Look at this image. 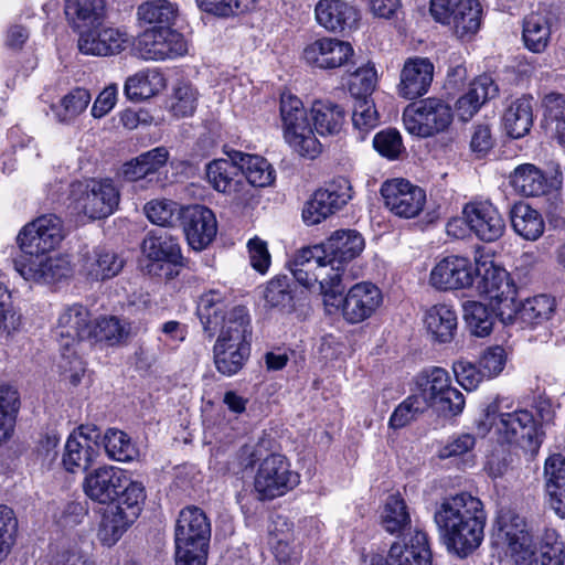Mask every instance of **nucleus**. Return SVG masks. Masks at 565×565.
Returning <instances> with one entry per match:
<instances>
[{
  "label": "nucleus",
  "mask_w": 565,
  "mask_h": 565,
  "mask_svg": "<svg viewBox=\"0 0 565 565\" xmlns=\"http://www.w3.org/2000/svg\"><path fill=\"white\" fill-rule=\"evenodd\" d=\"M203 335L213 340V362L225 376L237 374L250 356L253 340L252 318L246 307L227 309L226 298L217 290L200 297L198 303Z\"/></svg>",
  "instance_id": "f257e3e1"
},
{
  "label": "nucleus",
  "mask_w": 565,
  "mask_h": 565,
  "mask_svg": "<svg viewBox=\"0 0 565 565\" xmlns=\"http://www.w3.org/2000/svg\"><path fill=\"white\" fill-rule=\"evenodd\" d=\"M363 237L354 230L335 231L326 242L301 248L291 263L294 278L308 289L318 288L334 305L349 280L347 266L360 255Z\"/></svg>",
  "instance_id": "f03ea898"
},
{
  "label": "nucleus",
  "mask_w": 565,
  "mask_h": 565,
  "mask_svg": "<svg viewBox=\"0 0 565 565\" xmlns=\"http://www.w3.org/2000/svg\"><path fill=\"white\" fill-rule=\"evenodd\" d=\"M486 520L482 502L466 492L445 498L434 513L441 541L448 551L461 557L480 546Z\"/></svg>",
  "instance_id": "7ed1b4c3"
},
{
  "label": "nucleus",
  "mask_w": 565,
  "mask_h": 565,
  "mask_svg": "<svg viewBox=\"0 0 565 565\" xmlns=\"http://www.w3.org/2000/svg\"><path fill=\"white\" fill-rule=\"evenodd\" d=\"M497 524L518 565H564L565 546L556 531L545 530L535 543L525 519L513 510H502Z\"/></svg>",
  "instance_id": "20e7f679"
},
{
  "label": "nucleus",
  "mask_w": 565,
  "mask_h": 565,
  "mask_svg": "<svg viewBox=\"0 0 565 565\" xmlns=\"http://www.w3.org/2000/svg\"><path fill=\"white\" fill-rule=\"evenodd\" d=\"M501 403L502 401L497 398L484 408L482 418L477 422L478 433L486 435L494 427L500 440L515 445L532 455L536 454L544 437L540 422L529 409H504Z\"/></svg>",
  "instance_id": "39448f33"
},
{
  "label": "nucleus",
  "mask_w": 565,
  "mask_h": 565,
  "mask_svg": "<svg viewBox=\"0 0 565 565\" xmlns=\"http://www.w3.org/2000/svg\"><path fill=\"white\" fill-rule=\"evenodd\" d=\"M56 335L61 348L60 370L76 385L85 373L79 355L82 341L92 339L93 324L88 310L82 305L67 307L58 317Z\"/></svg>",
  "instance_id": "423d86ee"
},
{
  "label": "nucleus",
  "mask_w": 565,
  "mask_h": 565,
  "mask_svg": "<svg viewBox=\"0 0 565 565\" xmlns=\"http://www.w3.org/2000/svg\"><path fill=\"white\" fill-rule=\"evenodd\" d=\"M83 487L89 499L102 504L117 502L116 505L130 507L141 504L146 499L142 483L131 481L124 470L115 467L92 471Z\"/></svg>",
  "instance_id": "0eeeda50"
},
{
  "label": "nucleus",
  "mask_w": 565,
  "mask_h": 565,
  "mask_svg": "<svg viewBox=\"0 0 565 565\" xmlns=\"http://www.w3.org/2000/svg\"><path fill=\"white\" fill-rule=\"evenodd\" d=\"M423 393L427 408L431 407L438 416L451 418L462 413L466 401L463 394L452 386L449 373L441 367H431L420 372L415 380Z\"/></svg>",
  "instance_id": "6e6552de"
},
{
  "label": "nucleus",
  "mask_w": 565,
  "mask_h": 565,
  "mask_svg": "<svg viewBox=\"0 0 565 565\" xmlns=\"http://www.w3.org/2000/svg\"><path fill=\"white\" fill-rule=\"evenodd\" d=\"M280 117L287 143L303 158L318 157L321 152V143L316 138L302 102L297 96L281 95Z\"/></svg>",
  "instance_id": "1a4fd4ad"
},
{
  "label": "nucleus",
  "mask_w": 565,
  "mask_h": 565,
  "mask_svg": "<svg viewBox=\"0 0 565 565\" xmlns=\"http://www.w3.org/2000/svg\"><path fill=\"white\" fill-rule=\"evenodd\" d=\"M452 117L451 107L446 102L430 97L407 105L403 113V122L411 135L427 138L445 131Z\"/></svg>",
  "instance_id": "9d476101"
},
{
  "label": "nucleus",
  "mask_w": 565,
  "mask_h": 565,
  "mask_svg": "<svg viewBox=\"0 0 565 565\" xmlns=\"http://www.w3.org/2000/svg\"><path fill=\"white\" fill-rule=\"evenodd\" d=\"M299 483V475L290 470L286 458L279 454L266 456L255 476V490L262 500L284 495Z\"/></svg>",
  "instance_id": "9b49d317"
},
{
  "label": "nucleus",
  "mask_w": 565,
  "mask_h": 565,
  "mask_svg": "<svg viewBox=\"0 0 565 565\" xmlns=\"http://www.w3.org/2000/svg\"><path fill=\"white\" fill-rule=\"evenodd\" d=\"M175 548L185 555L189 550L207 551L211 539V524L204 511L198 507H186L179 513L174 533Z\"/></svg>",
  "instance_id": "f8f14e48"
},
{
  "label": "nucleus",
  "mask_w": 565,
  "mask_h": 565,
  "mask_svg": "<svg viewBox=\"0 0 565 565\" xmlns=\"http://www.w3.org/2000/svg\"><path fill=\"white\" fill-rule=\"evenodd\" d=\"M351 199V184L345 178H338L326 188L317 190L305 204L302 218L307 225H316L342 209Z\"/></svg>",
  "instance_id": "ddd939ff"
},
{
  "label": "nucleus",
  "mask_w": 565,
  "mask_h": 565,
  "mask_svg": "<svg viewBox=\"0 0 565 565\" xmlns=\"http://www.w3.org/2000/svg\"><path fill=\"white\" fill-rule=\"evenodd\" d=\"M385 206L396 216L416 217L425 207L426 192L404 179L385 181L381 188Z\"/></svg>",
  "instance_id": "4468645a"
},
{
  "label": "nucleus",
  "mask_w": 565,
  "mask_h": 565,
  "mask_svg": "<svg viewBox=\"0 0 565 565\" xmlns=\"http://www.w3.org/2000/svg\"><path fill=\"white\" fill-rule=\"evenodd\" d=\"M136 51L143 60L161 61L183 55L186 44L182 34L171 28H152L139 35Z\"/></svg>",
  "instance_id": "2eb2a0df"
},
{
  "label": "nucleus",
  "mask_w": 565,
  "mask_h": 565,
  "mask_svg": "<svg viewBox=\"0 0 565 565\" xmlns=\"http://www.w3.org/2000/svg\"><path fill=\"white\" fill-rule=\"evenodd\" d=\"M49 253L22 254L14 260V267L26 280L53 282L67 277L71 274L68 259Z\"/></svg>",
  "instance_id": "dca6fc26"
},
{
  "label": "nucleus",
  "mask_w": 565,
  "mask_h": 565,
  "mask_svg": "<svg viewBox=\"0 0 565 565\" xmlns=\"http://www.w3.org/2000/svg\"><path fill=\"white\" fill-rule=\"evenodd\" d=\"M63 239L62 222L54 214L38 217L24 226L18 236L23 254L53 250Z\"/></svg>",
  "instance_id": "f3484780"
},
{
  "label": "nucleus",
  "mask_w": 565,
  "mask_h": 565,
  "mask_svg": "<svg viewBox=\"0 0 565 565\" xmlns=\"http://www.w3.org/2000/svg\"><path fill=\"white\" fill-rule=\"evenodd\" d=\"M477 270L479 276L478 291L495 301L498 316L504 319L507 307L511 308L514 296H516V289L510 281L508 271L492 262L482 263Z\"/></svg>",
  "instance_id": "a211bd4d"
},
{
  "label": "nucleus",
  "mask_w": 565,
  "mask_h": 565,
  "mask_svg": "<svg viewBox=\"0 0 565 565\" xmlns=\"http://www.w3.org/2000/svg\"><path fill=\"white\" fill-rule=\"evenodd\" d=\"M120 193L110 179L89 180L77 200L78 207L92 220L106 218L119 205Z\"/></svg>",
  "instance_id": "6ab92c4d"
},
{
  "label": "nucleus",
  "mask_w": 565,
  "mask_h": 565,
  "mask_svg": "<svg viewBox=\"0 0 565 565\" xmlns=\"http://www.w3.org/2000/svg\"><path fill=\"white\" fill-rule=\"evenodd\" d=\"M343 292L338 296L334 305L327 306L341 307L343 317L350 323H359L370 318L382 302L381 290L373 284L360 282L351 287L344 298Z\"/></svg>",
  "instance_id": "aec40b11"
},
{
  "label": "nucleus",
  "mask_w": 565,
  "mask_h": 565,
  "mask_svg": "<svg viewBox=\"0 0 565 565\" xmlns=\"http://www.w3.org/2000/svg\"><path fill=\"white\" fill-rule=\"evenodd\" d=\"M181 222L189 246L196 252L205 249L216 236V217L206 206L183 207Z\"/></svg>",
  "instance_id": "412c9836"
},
{
  "label": "nucleus",
  "mask_w": 565,
  "mask_h": 565,
  "mask_svg": "<svg viewBox=\"0 0 565 565\" xmlns=\"http://www.w3.org/2000/svg\"><path fill=\"white\" fill-rule=\"evenodd\" d=\"M463 217L469 228L484 242H494L505 230V222L490 202H470L463 207Z\"/></svg>",
  "instance_id": "4be33fe9"
},
{
  "label": "nucleus",
  "mask_w": 565,
  "mask_h": 565,
  "mask_svg": "<svg viewBox=\"0 0 565 565\" xmlns=\"http://www.w3.org/2000/svg\"><path fill=\"white\" fill-rule=\"evenodd\" d=\"M78 50L86 55L108 56L122 52L129 38L126 32L113 26L92 28L78 34Z\"/></svg>",
  "instance_id": "5701e85b"
},
{
  "label": "nucleus",
  "mask_w": 565,
  "mask_h": 565,
  "mask_svg": "<svg viewBox=\"0 0 565 565\" xmlns=\"http://www.w3.org/2000/svg\"><path fill=\"white\" fill-rule=\"evenodd\" d=\"M353 53V47L349 42L332 38H322L305 47L303 58L311 66L321 70H331L349 63Z\"/></svg>",
  "instance_id": "b1692460"
},
{
  "label": "nucleus",
  "mask_w": 565,
  "mask_h": 565,
  "mask_svg": "<svg viewBox=\"0 0 565 565\" xmlns=\"http://www.w3.org/2000/svg\"><path fill=\"white\" fill-rule=\"evenodd\" d=\"M475 269L470 260L462 256H447L430 273V284L440 290L470 287L475 279Z\"/></svg>",
  "instance_id": "393cba45"
},
{
  "label": "nucleus",
  "mask_w": 565,
  "mask_h": 565,
  "mask_svg": "<svg viewBox=\"0 0 565 565\" xmlns=\"http://www.w3.org/2000/svg\"><path fill=\"white\" fill-rule=\"evenodd\" d=\"M434 64L427 57H408L401 70L397 93L405 99L424 96L433 82Z\"/></svg>",
  "instance_id": "a878e982"
},
{
  "label": "nucleus",
  "mask_w": 565,
  "mask_h": 565,
  "mask_svg": "<svg viewBox=\"0 0 565 565\" xmlns=\"http://www.w3.org/2000/svg\"><path fill=\"white\" fill-rule=\"evenodd\" d=\"M141 250L148 260L145 265L148 274H157V269L164 268V263L175 264L182 260L178 241L167 233L148 234L142 241Z\"/></svg>",
  "instance_id": "bb28decb"
},
{
  "label": "nucleus",
  "mask_w": 565,
  "mask_h": 565,
  "mask_svg": "<svg viewBox=\"0 0 565 565\" xmlns=\"http://www.w3.org/2000/svg\"><path fill=\"white\" fill-rule=\"evenodd\" d=\"M372 565H431V554L427 544V536L416 532L408 542L392 544L388 556H373Z\"/></svg>",
  "instance_id": "cd10ccee"
},
{
  "label": "nucleus",
  "mask_w": 565,
  "mask_h": 565,
  "mask_svg": "<svg viewBox=\"0 0 565 565\" xmlns=\"http://www.w3.org/2000/svg\"><path fill=\"white\" fill-rule=\"evenodd\" d=\"M64 13L68 25L79 34L104 24L106 2L105 0H65Z\"/></svg>",
  "instance_id": "c85d7f7f"
},
{
  "label": "nucleus",
  "mask_w": 565,
  "mask_h": 565,
  "mask_svg": "<svg viewBox=\"0 0 565 565\" xmlns=\"http://www.w3.org/2000/svg\"><path fill=\"white\" fill-rule=\"evenodd\" d=\"M268 544L275 558L286 565L297 564L301 551L294 544L292 523L287 518L278 515L269 525Z\"/></svg>",
  "instance_id": "c756f323"
},
{
  "label": "nucleus",
  "mask_w": 565,
  "mask_h": 565,
  "mask_svg": "<svg viewBox=\"0 0 565 565\" xmlns=\"http://www.w3.org/2000/svg\"><path fill=\"white\" fill-rule=\"evenodd\" d=\"M125 260L116 253L103 248L94 249L83 256L81 273L90 281H103L117 276Z\"/></svg>",
  "instance_id": "7c9ffc66"
},
{
  "label": "nucleus",
  "mask_w": 565,
  "mask_h": 565,
  "mask_svg": "<svg viewBox=\"0 0 565 565\" xmlns=\"http://www.w3.org/2000/svg\"><path fill=\"white\" fill-rule=\"evenodd\" d=\"M545 489L548 504L556 515L565 518V458L555 454L545 460Z\"/></svg>",
  "instance_id": "2f4dec72"
},
{
  "label": "nucleus",
  "mask_w": 565,
  "mask_h": 565,
  "mask_svg": "<svg viewBox=\"0 0 565 565\" xmlns=\"http://www.w3.org/2000/svg\"><path fill=\"white\" fill-rule=\"evenodd\" d=\"M553 310L554 301L545 295L527 298L520 303L516 302V296H514L513 305L511 308L507 307L504 319L501 320L512 322L514 319H519L527 326H535L550 319Z\"/></svg>",
  "instance_id": "473e14b6"
},
{
  "label": "nucleus",
  "mask_w": 565,
  "mask_h": 565,
  "mask_svg": "<svg viewBox=\"0 0 565 565\" xmlns=\"http://www.w3.org/2000/svg\"><path fill=\"white\" fill-rule=\"evenodd\" d=\"M498 86L488 75L477 77L469 86L468 92L456 103L460 120L468 121L489 99L498 95Z\"/></svg>",
  "instance_id": "72a5a7b5"
},
{
  "label": "nucleus",
  "mask_w": 565,
  "mask_h": 565,
  "mask_svg": "<svg viewBox=\"0 0 565 565\" xmlns=\"http://www.w3.org/2000/svg\"><path fill=\"white\" fill-rule=\"evenodd\" d=\"M206 179L218 192L236 193L242 184V171L237 153L231 159H215L206 166Z\"/></svg>",
  "instance_id": "f704fd0d"
},
{
  "label": "nucleus",
  "mask_w": 565,
  "mask_h": 565,
  "mask_svg": "<svg viewBox=\"0 0 565 565\" xmlns=\"http://www.w3.org/2000/svg\"><path fill=\"white\" fill-rule=\"evenodd\" d=\"M316 19L327 30L342 31L355 24L359 12L341 0H320L316 6Z\"/></svg>",
  "instance_id": "c9c22d12"
},
{
  "label": "nucleus",
  "mask_w": 565,
  "mask_h": 565,
  "mask_svg": "<svg viewBox=\"0 0 565 565\" xmlns=\"http://www.w3.org/2000/svg\"><path fill=\"white\" fill-rule=\"evenodd\" d=\"M482 7L478 0H465L459 8L452 11L449 21H440L452 30L460 41H470L481 25Z\"/></svg>",
  "instance_id": "e433bc0d"
},
{
  "label": "nucleus",
  "mask_w": 565,
  "mask_h": 565,
  "mask_svg": "<svg viewBox=\"0 0 565 565\" xmlns=\"http://www.w3.org/2000/svg\"><path fill=\"white\" fill-rule=\"evenodd\" d=\"M141 504L122 507L115 505L110 512L105 514L98 532L100 541L108 546L114 545L135 522L141 511Z\"/></svg>",
  "instance_id": "4c0bfd02"
},
{
  "label": "nucleus",
  "mask_w": 565,
  "mask_h": 565,
  "mask_svg": "<svg viewBox=\"0 0 565 565\" xmlns=\"http://www.w3.org/2000/svg\"><path fill=\"white\" fill-rule=\"evenodd\" d=\"M553 19L547 14L532 12L523 20L522 40L533 53L544 52L552 39Z\"/></svg>",
  "instance_id": "58836bf2"
},
{
  "label": "nucleus",
  "mask_w": 565,
  "mask_h": 565,
  "mask_svg": "<svg viewBox=\"0 0 565 565\" xmlns=\"http://www.w3.org/2000/svg\"><path fill=\"white\" fill-rule=\"evenodd\" d=\"M311 118L320 136H338L345 122V111L331 100H316L311 106Z\"/></svg>",
  "instance_id": "ea45409f"
},
{
  "label": "nucleus",
  "mask_w": 565,
  "mask_h": 565,
  "mask_svg": "<svg viewBox=\"0 0 565 565\" xmlns=\"http://www.w3.org/2000/svg\"><path fill=\"white\" fill-rule=\"evenodd\" d=\"M510 220L513 231L526 241H536L544 233L545 223L541 213L527 203H515L510 210Z\"/></svg>",
  "instance_id": "a19ab883"
},
{
  "label": "nucleus",
  "mask_w": 565,
  "mask_h": 565,
  "mask_svg": "<svg viewBox=\"0 0 565 565\" xmlns=\"http://www.w3.org/2000/svg\"><path fill=\"white\" fill-rule=\"evenodd\" d=\"M424 323L433 339L438 342H449L457 330V316L446 305H436L427 310Z\"/></svg>",
  "instance_id": "79ce46f5"
},
{
  "label": "nucleus",
  "mask_w": 565,
  "mask_h": 565,
  "mask_svg": "<svg viewBox=\"0 0 565 565\" xmlns=\"http://www.w3.org/2000/svg\"><path fill=\"white\" fill-rule=\"evenodd\" d=\"M503 125L512 138L525 136L533 125L532 98L524 96L514 100L503 115Z\"/></svg>",
  "instance_id": "37998d69"
},
{
  "label": "nucleus",
  "mask_w": 565,
  "mask_h": 565,
  "mask_svg": "<svg viewBox=\"0 0 565 565\" xmlns=\"http://www.w3.org/2000/svg\"><path fill=\"white\" fill-rule=\"evenodd\" d=\"M166 87V79L156 70L141 71L126 81L125 93L131 100L150 98Z\"/></svg>",
  "instance_id": "c03bdc74"
},
{
  "label": "nucleus",
  "mask_w": 565,
  "mask_h": 565,
  "mask_svg": "<svg viewBox=\"0 0 565 565\" xmlns=\"http://www.w3.org/2000/svg\"><path fill=\"white\" fill-rule=\"evenodd\" d=\"M242 178L259 188L269 186L274 183L276 174L273 166L263 157L237 152Z\"/></svg>",
  "instance_id": "a18cd8bd"
},
{
  "label": "nucleus",
  "mask_w": 565,
  "mask_h": 565,
  "mask_svg": "<svg viewBox=\"0 0 565 565\" xmlns=\"http://www.w3.org/2000/svg\"><path fill=\"white\" fill-rule=\"evenodd\" d=\"M265 305L280 312L290 313L295 309V297L291 279L287 276H277L270 279L264 289Z\"/></svg>",
  "instance_id": "49530a36"
},
{
  "label": "nucleus",
  "mask_w": 565,
  "mask_h": 565,
  "mask_svg": "<svg viewBox=\"0 0 565 565\" xmlns=\"http://www.w3.org/2000/svg\"><path fill=\"white\" fill-rule=\"evenodd\" d=\"M510 183L522 195L537 196L545 192L546 179L534 164L525 163L514 169Z\"/></svg>",
  "instance_id": "de8ad7c7"
},
{
  "label": "nucleus",
  "mask_w": 565,
  "mask_h": 565,
  "mask_svg": "<svg viewBox=\"0 0 565 565\" xmlns=\"http://www.w3.org/2000/svg\"><path fill=\"white\" fill-rule=\"evenodd\" d=\"M138 19L157 28H171L178 17V8L168 0H149L138 7Z\"/></svg>",
  "instance_id": "09e8293b"
},
{
  "label": "nucleus",
  "mask_w": 565,
  "mask_h": 565,
  "mask_svg": "<svg viewBox=\"0 0 565 565\" xmlns=\"http://www.w3.org/2000/svg\"><path fill=\"white\" fill-rule=\"evenodd\" d=\"M92 96L89 92L82 87H76L63 96L57 105L52 109L60 122H72L88 106Z\"/></svg>",
  "instance_id": "8fccbe9b"
},
{
  "label": "nucleus",
  "mask_w": 565,
  "mask_h": 565,
  "mask_svg": "<svg viewBox=\"0 0 565 565\" xmlns=\"http://www.w3.org/2000/svg\"><path fill=\"white\" fill-rule=\"evenodd\" d=\"M382 524L391 534L402 533L411 525L406 503L399 495L391 494L386 499L382 512Z\"/></svg>",
  "instance_id": "3c124183"
},
{
  "label": "nucleus",
  "mask_w": 565,
  "mask_h": 565,
  "mask_svg": "<svg viewBox=\"0 0 565 565\" xmlns=\"http://www.w3.org/2000/svg\"><path fill=\"white\" fill-rule=\"evenodd\" d=\"M131 333L130 323L117 317H103L93 326L92 338L110 345L125 342Z\"/></svg>",
  "instance_id": "603ef678"
},
{
  "label": "nucleus",
  "mask_w": 565,
  "mask_h": 565,
  "mask_svg": "<svg viewBox=\"0 0 565 565\" xmlns=\"http://www.w3.org/2000/svg\"><path fill=\"white\" fill-rule=\"evenodd\" d=\"M462 308L463 318L471 333L477 337L489 335L494 322L493 311L478 301H466Z\"/></svg>",
  "instance_id": "864d4df0"
},
{
  "label": "nucleus",
  "mask_w": 565,
  "mask_h": 565,
  "mask_svg": "<svg viewBox=\"0 0 565 565\" xmlns=\"http://www.w3.org/2000/svg\"><path fill=\"white\" fill-rule=\"evenodd\" d=\"M427 409V403L423 393L413 394L403 401L390 417L388 426L392 429H401L417 419Z\"/></svg>",
  "instance_id": "5fc2aeb1"
},
{
  "label": "nucleus",
  "mask_w": 565,
  "mask_h": 565,
  "mask_svg": "<svg viewBox=\"0 0 565 565\" xmlns=\"http://www.w3.org/2000/svg\"><path fill=\"white\" fill-rule=\"evenodd\" d=\"M544 121L551 127L561 143H565V97L561 94H548L543 99Z\"/></svg>",
  "instance_id": "6e6d98bb"
},
{
  "label": "nucleus",
  "mask_w": 565,
  "mask_h": 565,
  "mask_svg": "<svg viewBox=\"0 0 565 565\" xmlns=\"http://www.w3.org/2000/svg\"><path fill=\"white\" fill-rule=\"evenodd\" d=\"M103 444L108 457L117 461H130L137 455L128 435L115 428L107 429Z\"/></svg>",
  "instance_id": "4d7b16f0"
},
{
  "label": "nucleus",
  "mask_w": 565,
  "mask_h": 565,
  "mask_svg": "<svg viewBox=\"0 0 565 565\" xmlns=\"http://www.w3.org/2000/svg\"><path fill=\"white\" fill-rule=\"evenodd\" d=\"M93 452L87 438H84V443H82L76 437L70 436L65 444L63 465L70 472H74L76 469H86L92 462Z\"/></svg>",
  "instance_id": "13d9d810"
},
{
  "label": "nucleus",
  "mask_w": 565,
  "mask_h": 565,
  "mask_svg": "<svg viewBox=\"0 0 565 565\" xmlns=\"http://www.w3.org/2000/svg\"><path fill=\"white\" fill-rule=\"evenodd\" d=\"M182 210L171 200H152L145 205V213L149 221L160 226H172L182 218Z\"/></svg>",
  "instance_id": "bf43d9fd"
},
{
  "label": "nucleus",
  "mask_w": 565,
  "mask_h": 565,
  "mask_svg": "<svg viewBox=\"0 0 565 565\" xmlns=\"http://www.w3.org/2000/svg\"><path fill=\"white\" fill-rule=\"evenodd\" d=\"M377 75L374 66L365 65L359 67L352 75L349 83V92L355 99L370 98L375 89Z\"/></svg>",
  "instance_id": "052dcab7"
},
{
  "label": "nucleus",
  "mask_w": 565,
  "mask_h": 565,
  "mask_svg": "<svg viewBox=\"0 0 565 565\" xmlns=\"http://www.w3.org/2000/svg\"><path fill=\"white\" fill-rule=\"evenodd\" d=\"M18 522L14 512L7 505H0V562L11 551L15 541Z\"/></svg>",
  "instance_id": "680f3d73"
},
{
  "label": "nucleus",
  "mask_w": 565,
  "mask_h": 565,
  "mask_svg": "<svg viewBox=\"0 0 565 565\" xmlns=\"http://www.w3.org/2000/svg\"><path fill=\"white\" fill-rule=\"evenodd\" d=\"M353 126L362 132H367L379 124L377 111L370 98L355 99L352 113Z\"/></svg>",
  "instance_id": "e2e57ef3"
},
{
  "label": "nucleus",
  "mask_w": 565,
  "mask_h": 565,
  "mask_svg": "<svg viewBox=\"0 0 565 565\" xmlns=\"http://www.w3.org/2000/svg\"><path fill=\"white\" fill-rule=\"evenodd\" d=\"M374 149L383 157L394 160L404 150L402 137L395 129H386L377 132L373 139Z\"/></svg>",
  "instance_id": "0e129e2a"
},
{
  "label": "nucleus",
  "mask_w": 565,
  "mask_h": 565,
  "mask_svg": "<svg viewBox=\"0 0 565 565\" xmlns=\"http://www.w3.org/2000/svg\"><path fill=\"white\" fill-rule=\"evenodd\" d=\"M21 323V315L13 308L10 292L0 286V332L10 335Z\"/></svg>",
  "instance_id": "69168bd1"
},
{
  "label": "nucleus",
  "mask_w": 565,
  "mask_h": 565,
  "mask_svg": "<svg viewBox=\"0 0 565 565\" xmlns=\"http://www.w3.org/2000/svg\"><path fill=\"white\" fill-rule=\"evenodd\" d=\"M254 0H196L198 6L206 12L220 17L239 14L247 11Z\"/></svg>",
  "instance_id": "338daca9"
},
{
  "label": "nucleus",
  "mask_w": 565,
  "mask_h": 565,
  "mask_svg": "<svg viewBox=\"0 0 565 565\" xmlns=\"http://www.w3.org/2000/svg\"><path fill=\"white\" fill-rule=\"evenodd\" d=\"M196 108V92L189 84H181L174 88L171 110L177 117L191 116Z\"/></svg>",
  "instance_id": "774afa93"
}]
</instances>
